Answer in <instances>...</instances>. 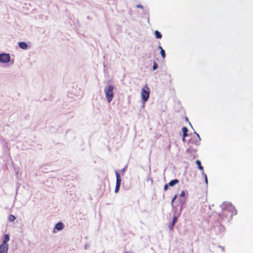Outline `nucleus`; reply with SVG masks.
<instances>
[{
    "label": "nucleus",
    "mask_w": 253,
    "mask_h": 253,
    "mask_svg": "<svg viewBox=\"0 0 253 253\" xmlns=\"http://www.w3.org/2000/svg\"><path fill=\"white\" fill-rule=\"evenodd\" d=\"M155 35L156 38H157V39H161L162 38V36L161 34L158 31H156L155 32Z\"/></svg>",
    "instance_id": "9b49d317"
},
{
    "label": "nucleus",
    "mask_w": 253,
    "mask_h": 253,
    "mask_svg": "<svg viewBox=\"0 0 253 253\" xmlns=\"http://www.w3.org/2000/svg\"><path fill=\"white\" fill-rule=\"evenodd\" d=\"M222 214H224H224H227V212H228V211L226 210H224L222 211Z\"/></svg>",
    "instance_id": "aec40b11"
},
{
    "label": "nucleus",
    "mask_w": 253,
    "mask_h": 253,
    "mask_svg": "<svg viewBox=\"0 0 253 253\" xmlns=\"http://www.w3.org/2000/svg\"><path fill=\"white\" fill-rule=\"evenodd\" d=\"M173 226L174 225H172V223L170 224V225L169 226L170 230H172L173 229Z\"/></svg>",
    "instance_id": "a211bd4d"
},
{
    "label": "nucleus",
    "mask_w": 253,
    "mask_h": 253,
    "mask_svg": "<svg viewBox=\"0 0 253 253\" xmlns=\"http://www.w3.org/2000/svg\"><path fill=\"white\" fill-rule=\"evenodd\" d=\"M141 98L144 102L148 100L150 95V88L147 84H145L141 90Z\"/></svg>",
    "instance_id": "f03ea898"
},
{
    "label": "nucleus",
    "mask_w": 253,
    "mask_h": 253,
    "mask_svg": "<svg viewBox=\"0 0 253 253\" xmlns=\"http://www.w3.org/2000/svg\"><path fill=\"white\" fill-rule=\"evenodd\" d=\"M113 90L114 86L112 85H109L104 88L105 96L109 102H110L113 99L114 96Z\"/></svg>",
    "instance_id": "f257e3e1"
},
{
    "label": "nucleus",
    "mask_w": 253,
    "mask_h": 253,
    "mask_svg": "<svg viewBox=\"0 0 253 253\" xmlns=\"http://www.w3.org/2000/svg\"><path fill=\"white\" fill-rule=\"evenodd\" d=\"M63 228H64V224L62 222H59L56 224V225L54 227V229H56L58 231H60V230H62L63 229Z\"/></svg>",
    "instance_id": "39448f33"
},
{
    "label": "nucleus",
    "mask_w": 253,
    "mask_h": 253,
    "mask_svg": "<svg viewBox=\"0 0 253 253\" xmlns=\"http://www.w3.org/2000/svg\"><path fill=\"white\" fill-rule=\"evenodd\" d=\"M159 48L161 49V54L163 58H165L166 56V53L164 49H163V48L161 46H159Z\"/></svg>",
    "instance_id": "f8f14e48"
},
{
    "label": "nucleus",
    "mask_w": 253,
    "mask_h": 253,
    "mask_svg": "<svg viewBox=\"0 0 253 253\" xmlns=\"http://www.w3.org/2000/svg\"><path fill=\"white\" fill-rule=\"evenodd\" d=\"M178 182H179V180L177 179H175L171 180L169 183V186L172 187V186H173L174 185H175V184H177V183H178Z\"/></svg>",
    "instance_id": "6e6552de"
},
{
    "label": "nucleus",
    "mask_w": 253,
    "mask_h": 253,
    "mask_svg": "<svg viewBox=\"0 0 253 253\" xmlns=\"http://www.w3.org/2000/svg\"><path fill=\"white\" fill-rule=\"evenodd\" d=\"M171 149V145L169 144V146L167 147V150L169 151Z\"/></svg>",
    "instance_id": "412c9836"
},
{
    "label": "nucleus",
    "mask_w": 253,
    "mask_h": 253,
    "mask_svg": "<svg viewBox=\"0 0 253 253\" xmlns=\"http://www.w3.org/2000/svg\"><path fill=\"white\" fill-rule=\"evenodd\" d=\"M19 47L23 49H26L27 48V44L26 42H20L19 43Z\"/></svg>",
    "instance_id": "1a4fd4ad"
},
{
    "label": "nucleus",
    "mask_w": 253,
    "mask_h": 253,
    "mask_svg": "<svg viewBox=\"0 0 253 253\" xmlns=\"http://www.w3.org/2000/svg\"><path fill=\"white\" fill-rule=\"evenodd\" d=\"M9 240V237L8 234L4 235L2 244L0 246V253H7L8 251V245L6 243Z\"/></svg>",
    "instance_id": "7ed1b4c3"
},
{
    "label": "nucleus",
    "mask_w": 253,
    "mask_h": 253,
    "mask_svg": "<svg viewBox=\"0 0 253 253\" xmlns=\"http://www.w3.org/2000/svg\"><path fill=\"white\" fill-rule=\"evenodd\" d=\"M195 133L196 134L197 136H198L199 138H200L199 135L198 133H197L196 132H195Z\"/></svg>",
    "instance_id": "393cba45"
},
{
    "label": "nucleus",
    "mask_w": 253,
    "mask_h": 253,
    "mask_svg": "<svg viewBox=\"0 0 253 253\" xmlns=\"http://www.w3.org/2000/svg\"><path fill=\"white\" fill-rule=\"evenodd\" d=\"M169 186V184H166L164 185V189L165 191L168 190Z\"/></svg>",
    "instance_id": "f3484780"
},
{
    "label": "nucleus",
    "mask_w": 253,
    "mask_h": 253,
    "mask_svg": "<svg viewBox=\"0 0 253 253\" xmlns=\"http://www.w3.org/2000/svg\"><path fill=\"white\" fill-rule=\"evenodd\" d=\"M177 198V196L176 195H175L172 199L171 200V203H173V202L175 200V199H176Z\"/></svg>",
    "instance_id": "6ab92c4d"
},
{
    "label": "nucleus",
    "mask_w": 253,
    "mask_h": 253,
    "mask_svg": "<svg viewBox=\"0 0 253 253\" xmlns=\"http://www.w3.org/2000/svg\"><path fill=\"white\" fill-rule=\"evenodd\" d=\"M177 218L176 217H174L173 218L172 222H171L172 225H174L175 224V223L177 222Z\"/></svg>",
    "instance_id": "2eb2a0df"
},
{
    "label": "nucleus",
    "mask_w": 253,
    "mask_h": 253,
    "mask_svg": "<svg viewBox=\"0 0 253 253\" xmlns=\"http://www.w3.org/2000/svg\"><path fill=\"white\" fill-rule=\"evenodd\" d=\"M137 7H141V8H142V6L141 5H137Z\"/></svg>",
    "instance_id": "b1692460"
},
{
    "label": "nucleus",
    "mask_w": 253,
    "mask_h": 253,
    "mask_svg": "<svg viewBox=\"0 0 253 253\" xmlns=\"http://www.w3.org/2000/svg\"><path fill=\"white\" fill-rule=\"evenodd\" d=\"M15 219V217L13 215H12V214L9 215V216L8 217L9 221L12 222V221H13Z\"/></svg>",
    "instance_id": "ddd939ff"
},
{
    "label": "nucleus",
    "mask_w": 253,
    "mask_h": 253,
    "mask_svg": "<svg viewBox=\"0 0 253 253\" xmlns=\"http://www.w3.org/2000/svg\"><path fill=\"white\" fill-rule=\"evenodd\" d=\"M197 165L198 166V168L201 170H203L204 168L201 165V163L200 160H197L196 162Z\"/></svg>",
    "instance_id": "9d476101"
},
{
    "label": "nucleus",
    "mask_w": 253,
    "mask_h": 253,
    "mask_svg": "<svg viewBox=\"0 0 253 253\" xmlns=\"http://www.w3.org/2000/svg\"><path fill=\"white\" fill-rule=\"evenodd\" d=\"M184 194H185L184 192V191H183V192L181 193V196H184Z\"/></svg>",
    "instance_id": "5701e85b"
},
{
    "label": "nucleus",
    "mask_w": 253,
    "mask_h": 253,
    "mask_svg": "<svg viewBox=\"0 0 253 253\" xmlns=\"http://www.w3.org/2000/svg\"><path fill=\"white\" fill-rule=\"evenodd\" d=\"M115 174L116 176V185H121V179L120 175L117 171H115Z\"/></svg>",
    "instance_id": "0eeeda50"
},
{
    "label": "nucleus",
    "mask_w": 253,
    "mask_h": 253,
    "mask_svg": "<svg viewBox=\"0 0 253 253\" xmlns=\"http://www.w3.org/2000/svg\"><path fill=\"white\" fill-rule=\"evenodd\" d=\"M10 58L9 54L1 53L0 54V61L1 63H6L10 61Z\"/></svg>",
    "instance_id": "20e7f679"
},
{
    "label": "nucleus",
    "mask_w": 253,
    "mask_h": 253,
    "mask_svg": "<svg viewBox=\"0 0 253 253\" xmlns=\"http://www.w3.org/2000/svg\"><path fill=\"white\" fill-rule=\"evenodd\" d=\"M120 187V185H116V187H115V192L116 193H117L119 192Z\"/></svg>",
    "instance_id": "4468645a"
},
{
    "label": "nucleus",
    "mask_w": 253,
    "mask_h": 253,
    "mask_svg": "<svg viewBox=\"0 0 253 253\" xmlns=\"http://www.w3.org/2000/svg\"><path fill=\"white\" fill-rule=\"evenodd\" d=\"M182 132H183V141H185V138L187 136H188V128L185 127V126H183L182 127Z\"/></svg>",
    "instance_id": "423d86ee"
},
{
    "label": "nucleus",
    "mask_w": 253,
    "mask_h": 253,
    "mask_svg": "<svg viewBox=\"0 0 253 253\" xmlns=\"http://www.w3.org/2000/svg\"><path fill=\"white\" fill-rule=\"evenodd\" d=\"M157 68H158V64L155 62H154L153 66V69L154 70H155L156 69H157Z\"/></svg>",
    "instance_id": "dca6fc26"
},
{
    "label": "nucleus",
    "mask_w": 253,
    "mask_h": 253,
    "mask_svg": "<svg viewBox=\"0 0 253 253\" xmlns=\"http://www.w3.org/2000/svg\"><path fill=\"white\" fill-rule=\"evenodd\" d=\"M205 181H206V183H208V179H207V176L206 175H205Z\"/></svg>",
    "instance_id": "4be33fe9"
}]
</instances>
